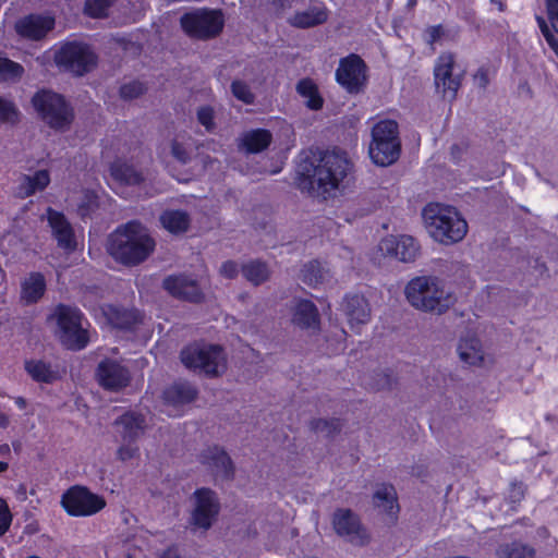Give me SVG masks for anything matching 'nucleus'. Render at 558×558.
I'll use <instances>...</instances> for the list:
<instances>
[{
    "instance_id": "nucleus-1",
    "label": "nucleus",
    "mask_w": 558,
    "mask_h": 558,
    "mask_svg": "<svg viewBox=\"0 0 558 558\" xmlns=\"http://www.w3.org/2000/svg\"><path fill=\"white\" fill-rule=\"evenodd\" d=\"M354 179V165L343 150H310L300 155L296 184L303 192L326 199L349 187Z\"/></svg>"
},
{
    "instance_id": "nucleus-2",
    "label": "nucleus",
    "mask_w": 558,
    "mask_h": 558,
    "mask_svg": "<svg viewBox=\"0 0 558 558\" xmlns=\"http://www.w3.org/2000/svg\"><path fill=\"white\" fill-rule=\"evenodd\" d=\"M404 293L413 307L438 315L447 312L456 302L454 294L446 289L441 279L434 276L413 278Z\"/></svg>"
},
{
    "instance_id": "nucleus-3",
    "label": "nucleus",
    "mask_w": 558,
    "mask_h": 558,
    "mask_svg": "<svg viewBox=\"0 0 558 558\" xmlns=\"http://www.w3.org/2000/svg\"><path fill=\"white\" fill-rule=\"evenodd\" d=\"M422 215L427 232L442 244L460 242L468 232L466 221L454 209L429 204Z\"/></svg>"
},
{
    "instance_id": "nucleus-4",
    "label": "nucleus",
    "mask_w": 558,
    "mask_h": 558,
    "mask_svg": "<svg viewBox=\"0 0 558 558\" xmlns=\"http://www.w3.org/2000/svg\"><path fill=\"white\" fill-rule=\"evenodd\" d=\"M32 106L40 120L58 132L70 130L75 112L65 97L51 89H39L32 97Z\"/></svg>"
},
{
    "instance_id": "nucleus-5",
    "label": "nucleus",
    "mask_w": 558,
    "mask_h": 558,
    "mask_svg": "<svg viewBox=\"0 0 558 558\" xmlns=\"http://www.w3.org/2000/svg\"><path fill=\"white\" fill-rule=\"evenodd\" d=\"M51 317L57 323L56 335L65 348L78 351L88 344L89 324L77 307L59 304Z\"/></svg>"
},
{
    "instance_id": "nucleus-6",
    "label": "nucleus",
    "mask_w": 558,
    "mask_h": 558,
    "mask_svg": "<svg viewBox=\"0 0 558 558\" xmlns=\"http://www.w3.org/2000/svg\"><path fill=\"white\" fill-rule=\"evenodd\" d=\"M368 154L373 162L380 167H388L399 159L401 141L396 121L384 120L373 126Z\"/></svg>"
},
{
    "instance_id": "nucleus-7",
    "label": "nucleus",
    "mask_w": 558,
    "mask_h": 558,
    "mask_svg": "<svg viewBox=\"0 0 558 558\" xmlns=\"http://www.w3.org/2000/svg\"><path fill=\"white\" fill-rule=\"evenodd\" d=\"M180 26L187 37L206 41L221 34L225 15L219 9H194L181 15Z\"/></svg>"
},
{
    "instance_id": "nucleus-8",
    "label": "nucleus",
    "mask_w": 558,
    "mask_h": 558,
    "mask_svg": "<svg viewBox=\"0 0 558 558\" xmlns=\"http://www.w3.org/2000/svg\"><path fill=\"white\" fill-rule=\"evenodd\" d=\"M97 54L92 47L81 41L64 43L53 56L56 65L75 76L92 72L97 65Z\"/></svg>"
},
{
    "instance_id": "nucleus-9",
    "label": "nucleus",
    "mask_w": 558,
    "mask_h": 558,
    "mask_svg": "<svg viewBox=\"0 0 558 558\" xmlns=\"http://www.w3.org/2000/svg\"><path fill=\"white\" fill-rule=\"evenodd\" d=\"M181 361L190 369L216 376L226 368V355L216 344H191L181 351Z\"/></svg>"
},
{
    "instance_id": "nucleus-10",
    "label": "nucleus",
    "mask_w": 558,
    "mask_h": 558,
    "mask_svg": "<svg viewBox=\"0 0 558 558\" xmlns=\"http://www.w3.org/2000/svg\"><path fill=\"white\" fill-rule=\"evenodd\" d=\"M61 505L72 517H90L101 511L107 502L102 496L87 487L75 485L62 495Z\"/></svg>"
},
{
    "instance_id": "nucleus-11",
    "label": "nucleus",
    "mask_w": 558,
    "mask_h": 558,
    "mask_svg": "<svg viewBox=\"0 0 558 558\" xmlns=\"http://www.w3.org/2000/svg\"><path fill=\"white\" fill-rule=\"evenodd\" d=\"M366 64L357 54L342 58L336 71L337 82L350 94H359L366 85Z\"/></svg>"
},
{
    "instance_id": "nucleus-12",
    "label": "nucleus",
    "mask_w": 558,
    "mask_h": 558,
    "mask_svg": "<svg viewBox=\"0 0 558 558\" xmlns=\"http://www.w3.org/2000/svg\"><path fill=\"white\" fill-rule=\"evenodd\" d=\"M193 496L194 509L191 515V524L198 529L208 530L219 513V500L209 488H199Z\"/></svg>"
},
{
    "instance_id": "nucleus-13",
    "label": "nucleus",
    "mask_w": 558,
    "mask_h": 558,
    "mask_svg": "<svg viewBox=\"0 0 558 558\" xmlns=\"http://www.w3.org/2000/svg\"><path fill=\"white\" fill-rule=\"evenodd\" d=\"M456 60L452 53H442L434 69L435 86L444 98L456 99L461 86V75H453Z\"/></svg>"
},
{
    "instance_id": "nucleus-14",
    "label": "nucleus",
    "mask_w": 558,
    "mask_h": 558,
    "mask_svg": "<svg viewBox=\"0 0 558 558\" xmlns=\"http://www.w3.org/2000/svg\"><path fill=\"white\" fill-rule=\"evenodd\" d=\"M288 23L300 29H306L323 25L327 22L329 11L326 5L318 0H300L299 5Z\"/></svg>"
},
{
    "instance_id": "nucleus-15",
    "label": "nucleus",
    "mask_w": 558,
    "mask_h": 558,
    "mask_svg": "<svg viewBox=\"0 0 558 558\" xmlns=\"http://www.w3.org/2000/svg\"><path fill=\"white\" fill-rule=\"evenodd\" d=\"M332 525L339 536L352 544L363 545L368 539L357 515L349 509H338L333 513Z\"/></svg>"
},
{
    "instance_id": "nucleus-16",
    "label": "nucleus",
    "mask_w": 558,
    "mask_h": 558,
    "mask_svg": "<svg viewBox=\"0 0 558 558\" xmlns=\"http://www.w3.org/2000/svg\"><path fill=\"white\" fill-rule=\"evenodd\" d=\"M56 20L49 14H28L16 21L14 28L19 36L28 40H41L54 28Z\"/></svg>"
},
{
    "instance_id": "nucleus-17",
    "label": "nucleus",
    "mask_w": 558,
    "mask_h": 558,
    "mask_svg": "<svg viewBox=\"0 0 558 558\" xmlns=\"http://www.w3.org/2000/svg\"><path fill=\"white\" fill-rule=\"evenodd\" d=\"M97 377L100 386L107 390L118 391L130 383V372L126 367L113 360H104L97 367Z\"/></svg>"
},
{
    "instance_id": "nucleus-18",
    "label": "nucleus",
    "mask_w": 558,
    "mask_h": 558,
    "mask_svg": "<svg viewBox=\"0 0 558 558\" xmlns=\"http://www.w3.org/2000/svg\"><path fill=\"white\" fill-rule=\"evenodd\" d=\"M109 244H155L148 229L138 220L119 226L109 236Z\"/></svg>"
},
{
    "instance_id": "nucleus-19",
    "label": "nucleus",
    "mask_w": 558,
    "mask_h": 558,
    "mask_svg": "<svg viewBox=\"0 0 558 558\" xmlns=\"http://www.w3.org/2000/svg\"><path fill=\"white\" fill-rule=\"evenodd\" d=\"M162 286L173 298L194 303L203 300V293L197 282L187 276H169L163 280Z\"/></svg>"
},
{
    "instance_id": "nucleus-20",
    "label": "nucleus",
    "mask_w": 558,
    "mask_h": 558,
    "mask_svg": "<svg viewBox=\"0 0 558 558\" xmlns=\"http://www.w3.org/2000/svg\"><path fill=\"white\" fill-rule=\"evenodd\" d=\"M196 393V389L190 383H174L163 391V401L168 408L165 412L170 416L179 415L177 408L192 402Z\"/></svg>"
},
{
    "instance_id": "nucleus-21",
    "label": "nucleus",
    "mask_w": 558,
    "mask_h": 558,
    "mask_svg": "<svg viewBox=\"0 0 558 558\" xmlns=\"http://www.w3.org/2000/svg\"><path fill=\"white\" fill-rule=\"evenodd\" d=\"M201 462L206 465L216 477L230 478L233 466L229 456L219 447H209L201 454Z\"/></svg>"
},
{
    "instance_id": "nucleus-22",
    "label": "nucleus",
    "mask_w": 558,
    "mask_h": 558,
    "mask_svg": "<svg viewBox=\"0 0 558 558\" xmlns=\"http://www.w3.org/2000/svg\"><path fill=\"white\" fill-rule=\"evenodd\" d=\"M343 310L351 328L356 332H360L361 325H365L369 322V304L362 295L354 294L347 296L344 300Z\"/></svg>"
},
{
    "instance_id": "nucleus-23",
    "label": "nucleus",
    "mask_w": 558,
    "mask_h": 558,
    "mask_svg": "<svg viewBox=\"0 0 558 558\" xmlns=\"http://www.w3.org/2000/svg\"><path fill=\"white\" fill-rule=\"evenodd\" d=\"M114 426L122 441L134 442L144 433L146 422L142 414L130 411L118 417Z\"/></svg>"
},
{
    "instance_id": "nucleus-24",
    "label": "nucleus",
    "mask_w": 558,
    "mask_h": 558,
    "mask_svg": "<svg viewBox=\"0 0 558 558\" xmlns=\"http://www.w3.org/2000/svg\"><path fill=\"white\" fill-rule=\"evenodd\" d=\"M154 246H105L107 253L124 266H135L145 260Z\"/></svg>"
},
{
    "instance_id": "nucleus-25",
    "label": "nucleus",
    "mask_w": 558,
    "mask_h": 558,
    "mask_svg": "<svg viewBox=\"0 0 558 558\" xmlns=\"http://www.w3.org/2000/svg\"><path fill=\"white\" fill-rule=\"evenodd\" d=\"M292 322L302 329H317L319 326L317 307L308 300L296 301L293 307Z\"/></svg>"
},
{
    "instance_id": "nucleus-26",
    "label": "nucleus",
    "mask_w": 558,
    "mask_h": 558,
    "mask_svg": "<svg viewBox=\"0 0 558 558\" xmlns=\"http://www.w3.org/2000/svg\"><path fill=\"white\" fill-rule=\"evenodd\" d=\"M272 135L268 130L257 129L243 134L240 148L247 154H258L270 145Z\"/></svg>"
},
{
    "instance_id": "nucleus-27",
    "label": "nucleus",
    "mask_w": 558,
    "mask_h": 558,
    "mask_svg": "<svg viewBox=\"0 0 558 558\" xmlns=\"http://www.w3.org/2000/svg\"><path fill=\"white\" fill-rule=\"evenodd\" d=\"M46 281L41 274L32 272L22 282L21 298L26 304L36 303L45 293Z\"/></svg>"
},
{
    "instance_id": "nucleus-28",
    "label": "nucleus",
    "mask_w": 558,
    "mask_h": 558,
    "mask_svg": "<svg viewBox=\"0 0 558 558\" xmlns=\"http://www.w3.org/2000/svg\"><path fill=\"white\" fill-rule=\"evenodd\" d=\"M48 220L58 244H73V229L63 214L49 209Z\"/></svg>"
},
{
    "instance_id": "nucleus-29",
    "label": "nucleus",
    "mask_w": 558,
    "mask_h": 558,
    "mask_svg": "<svg viewBox=\"0 0 558 558\" xmlns=\"http://www.w3.org/2000/svg\"><path fill=\"white\" fill-rule=\"evenodd\" d=\"M458 353L461 361L469 365H477L483 361L481 342L474 336L465 337L460 340Z\"/></svg>"
},
{
    "instance_id": "nucleus-30",
    "label": "nucleus",
    "mask_w": 558,
    "mask_h": 558,
    "mask_svg": "<svg viewBox=\"0 0 558 558\" xmlns=\"http://www.w3.org/2000/svg\"><path fill=\"white\" fill-rule=\"evenodd\" d=\"M25 369L35 381L39 383L50 384L59 377L58 369L53 368L50 363L41 360L26 361Z\"/></svg>"
},
{
    "instance_id": "nucleus-31",
    "label": "nucleus",
    "mask_w": 558,
    "mask_h": 558,
    "mask_svg": "<svg viewBox=\"0 0 558 558\" xmlns=\"http://www.w3.org/2000/svg\"><path fill=\"white\" fill-rule=\"evenodd\" d=\"M111 177L124 185H140L144 182L142 172L125 162L116 161L110 166Z\"/></svg>"
},
{
    "instance_id": "nucleus-32",
    "label": "nucleus",
    "mask_w": 558,
    "mask_h": 558,
    "mask_svg": "<svg viewBox=\"0 0 558 558\" xmlns=\"http://www.w3.org/2000/svg\"><path fill=\"white\" fill-rule=\"evenodd\" d=\"M374 504L378 509L395 517L399 510L395 487L386 484L379 486L374 494Z\"/></svg>"
},
{
    "instance_id": "nucleus-33",
    "label": "nucleus",
    "mask_w": 558,
    "mask_h": 558,
    "mask_svg": "<svg viewBox=\"0 0 558 558\" xmlns=\"http://www.w3.org/2000/svg\"><path fill=\"white\" fill-rule=\"evenodd\" d=\"M160 222L171 233H183L187 230L191 219L183 210H166L160 216Z\"/></svg>"
},
{
    "instance_id": "nucleus-34",
    "label": "nucleus",
    "mask_w": 558,
    "mask_h": 558,
    "mask_svg": "<svg viewBox=\"0 0 558 558\" xmlns=\"http://www.w3.org/2000/svg\"><path fill=\"white\" fill-rule=\"evenodd\" d=\"M496 555L498 558H536V550L529 544L514 541L500 545Z\"/></svg>"
},
{
    "instance_id": "nucleus-35",
    "label": "nucleus",
    "mask_w": 558,
    "mask_h": 558,
    "mask_svg": "<svg viewBox=\"0 0 558 558\" xmlns=\"http://www.w3.org/2000/svg\"><path fill=\"white\" fill-rule=\"evenodd\" d=\"M242 274L247 281L258 286L268 279L269 269L260 260H250L242 266Z\"/></svg>"
},
{
    "instance_id": "nucleus-36",
    "label": "nucleus",
    "mask_w": 558,
    "mask_h": 558,
    "mask_svg": "<svg viewBox=\"0 0 558 558\" xmlns=\"http://www.w3.org/2000/svg\"><path fill=\"white\" fill-rule=\"evenodd\" d=\"M50 182L49 173L47 170H38L34 175H25L21 185V191L24 196H31L37 191H43Z\"/></svg>"
},
{
    "instance_id": "nucleus-37",
    "label": "nucleus",
    "mask_w": 558,
    "mask_h": 558,
    "mask_svg": "<svg viewBox=\"0 0 558 558\" xmlns=\"http://www.w3.org/2000/svg\"><path fill=\"white\" fill-rule=\"evenodd\" d=\"M298 93L306 98V106L310 109L318 110L323 107V99L318 95L316 85L310 78L301 80L296 85Z\"/></svg>"
},
{
    "instance_id": "nucleus-38",
    "label": "nucleus",
    "mask_w": 558,
    "mask_h": 558,
    "mask_svg": "<svg viewBox=\"0 0 558 558\" xmlns=\"http://www.w3.org/2000/svg\"><path fill=\"white\" fill-rule=\"evenodd\" d=\"M384 258L401 263H413L420 255L418 246H386Z\"/></svg>"
},
{
    "instance_id": "nucleus-39",
    "label": "nucleus",
    "mask_w": 558,
    "mask_h": 558,
    "mask_svg": "<svg viewBox=\"0 0 558 558\" xmlns=\"http://www.w3.org/2000/svg\"><path fill=\"white\" fill-rule=\"evenodd\" d=\"M326 272L317 260H312L304 265L302 269V279L310 287L316 288L323 283Z\"/></svg>"
},
{
    "instance_id": "nucleus-40",
    "label": "nucleus",
    "mask_w": 558,
    "mask_h": 558,
    "mask_svg": "<svg viewBox=\"0 0 558 558\" xmlns=\"http://www.w3.org/2000/svg\"><path fill=\"white\" fill-rule=\"evenodd\" d=\"M23 73L24 68L20 63L0 57V82L17 81Z\"/></svg>"
},
{
    "instance_id": "nucleus-41",
    "label": "nucleus",
    "mask_w": 558,
    "mask_h": 558,
    "mask_svg": "<svg viewBox=\"0 0 558 558\" xmlns=\"http://www.w3.org/2000/svg\"><path fill=\"white\" fill-rule=\"evenodd\" d=\"M147 89V86L143 82L133 80L120 86L119 95L123 100H133L143 96Z\"/></svg>"
},
{
    "instance_id": "nucleus-42",
    "label": "nucleus",
    "mask_w": 558,
    "mask_h": 558,
    "mask_svg": "<svg viewBox=\"0 0 558 558\" xmlns=\"http://www.w3.org/2000/svg\"><path fill=\"white\" fill-rule=\"evenodd\" d=\"M19 116L20 112L16 106L12 101L0 97V122L16 124L19 122Z\"/></svg>"
},
{
    "instance_id": "nucleus-43",
    "label": "nucleus",
    "mask_w": 558,
    "mask_h": 558,
    "mask_svg": "<svg viewBox=\"0 0 558 558\" xmlns=\"http://www.w3.org/2000/svg\"><path fill=\"white\" fill-rule=\"evenodd\" d=\"M232 95L246 105H252L255 101V95L252 93L250 86L240 80H234L231 83Z\"/></svg>"
},
{
    "instance_id": "nucleus-44",
    "label": "nucleus",
    "mask_w": 558,
    "mask_h": 558,
    "mask_svg": "<svg viewBox=\"0 0 558 558\" xmlns=\"http://www.w3.org/2000/svg\"><path fill=\"white\" fill-rule=\"evenodd\" d=\"M113 1L114 0H87L85 10L92 17H105L108 15V10L113 4Z\"/></svg>"
},
{
    "instance_id": "nucleus-45",
    "label": "nucleus",
    "mask_w": 558,
    "mask_h": 558,
    "mask_svg": "<svg viewBox=\"0 0 558 558\" xmlns=\"http://www.w3.org/2000/svg\"><path fill=\"white\" fill-rule=\"evenodd\" d=\"M340 421L337 418L315 420L312 422V429L317 433H324L326 436H331L333 433L340 430Z\"/></svg>"
},
{
    "instance_id": "nucleus-46",
    "label": "nucleus",
    "mask_w": 558,
    "mask_h": 558,
    "mask_svg": "<svg viewBox=\"0 0 558 558\" xmlns=\"http://www.w3.org/2000/svg\"><path fill=\"white\" fill-rule=\"evenodd\" d=\"M535 19H536L537 25H538L544 38L546 39L548 46L553 49V51L555 52V54L558 58V39L553 34L546 20L543 16L536 15Z\"/></svg>"
},
{
    "instance_id": "nucleus-47",
    "label": "nucleus",
    "mask_w": 558,
    "mask_h": 558,
    "mask_svg": "<svg viewBox=\"0 0 558 558\" xmlns=\"http://www.w3.org/2000/svg\"><path fill=\"white\" fill-rule=\"evenodd\" d=\"M197 120L205 126L206 131L213 132L216 128L214 122V110L209 106H203L197 110Z\"/></svg>"
},
{
    "instance_id": "nucleus-48",
    "label": "nucleus",
    "mask_w": 558,
    "mask_h": 558,
    "mask_svg": "<svg viewBox=\"0 0 558 558\" xmlns=\"http://www.w3.org/2000/svg\"><path fill=\"white\" fill-rule=\"evenodd\" d=\"M12 513L7 501L0 498V536L4 535L12 523Z\"/></svg>"
},
{
    "instance_id": "nucleus-49",
    "label": "nucleus",
    "mask_w": 558,
    "mask_h": 558,
    "mask_svg": "<svg viewBox=\"0 0 558 558\" xmlns=\"http://www.w3.org/2000/svg\"><path fill=\"white\" fill-rule=\"evenodd\" d=\"M117 456L123 462L129 461L140 456V449L134 442L123 441L117 451Z\"/></svg>"
},
{
    "instance_id": "nucleus-50",
    "label": "nucleus",
    "mask_w": 558,
    "mask_h": 558,
    "mask_svg": "<svg viewBox=\"0 0 558 558\" xmlns=\"http://www.w3.org/2000/svg\"><path fill=\"white\" fill-rule=\"evenodd\" d=\"M171 155L182 165H186L191 160L190 153L178 141H172L171 143Z\"/></svg>"
},
{
    "instance_id": "nucleus-51",
    "label": "nucleus",
    "mask_w": 558,
    "mask_h": 558,
    "mask_svg": "<svg viewBox=\"0 0 558 558\" xmlns=\"http://www.w3.org/2000/svg\"><path fill=\"white\" fill-rule=\"evenodd\" d=\"M547 17L558 34V0H548L545 2Z\"/></svg>"
},
{
    "instance_id": "nucleus-52",
    "label": "nucleus",
    "mask_w": 558,
    "mask_h": 558,
    "mask_svg": "<svg viewBox=\"0 0 558 558\" xmlns=\"http://www.w3.org/2000/svg\"><path fill=\"white\" fill-rule=\"evenodd\" d=\"M524 485L523 483H512L509 489L508 498L511 504L521 501L524 497Z\"/></svg>"
},
{
    "instance_id": "nucleus-53",
    "label": "nucleus",
    "mask_w": 558,
    "mask_h": 558,
    "mask_svg": "<svg viewBox=\"0 0 558 558\" xmlns=\"http://www.w3.org/2000/svg\"><path fill=\"white\" fill-rule=\"evenodd\" d=\"M475 84L485 89L489 84L488 71L486 68H480L473 76Z\"/></svg>"
},
{
    "instance_id": "nucleus-54",
    "label": "nucleus",
    "mask_w": 558,
    "mask_h": 558,
    "mask_svg": "<svg viewBox=\"0 0 558 558\" xmlns=\"http://www.w3.org/2000/svg\"><path fill=\"white\" fill-rule=\"evenodd\" d=\"M220 274L229 279L234 278L238 275V265L232 260H227L221 265Z\"/></svg>"
},
{
    "instance_id": "nucleus-55",
    "label": "nucleus",
    "mask_w": 558,
    "mask_h": 558,
    "mask_svg": "<svg viewBox=\"0 0 558 558\" xmlns=\"http://www.w3.org/2000/svg\"><path fill=\"white\" fill-rule=\"evenodd\" d=\"M426 33L428 34V37H429L427 43L434 44V43L438 41L445 35V29H444L442 25H434V26H429L426 29Z\"/></svg>"
},
{
    "instance_id": "nucleus-56",
    "label": "nucleus",
    "mask_w": 558,
    "mask_h": 558,
    "mask_svg": "<svg viewBox=\"0 0 558 558\" xmlns=\"http://www.w3.org/2000/svg\"><path fill=\"white\" fill-rule=\"evenodd\" d=\"M300 0H271L272 4L279 9L286 10L298 7Z\"/></svg>"
},
{
    "instance_id": "nucleus-57",
    "label": "nucleus",
    "mask_w": 558,
    "mask_h": 558,
    "mask_svg": "<svg viewBox=\"0 0 558 558\" xmlns=\"http://www.w3.org/2000/svg\"><path fill=\"white\" fill-rule=\"evenodd\" d=\"M16 498L21 501L27 499V487L25 484H20L15 492Z\"/></svg>"
},
{
    "instance_id": "nucleus-58",
    "label": "nucleus",
    "mask_w": 558,
    "mask_h": 558,
    "mask_svg": "<svg viewBox=\"0 0 558 558\" xmlns=\"http://www.w3.org/2000/svg\"><path fill=\"white\" fill-rule=\"evenodd\" d=\"M56 248L58 250V254H66V255H70L72 253H75L77 246H70V245H66V246H56Z\"/></svg>"
},
{
    "instance_id": "nucleus-59",
    "label": "nucleus",
    "mask_w": 558,
    "mask_h": 558,
    "mask_svg": "<svg viewBox=\"0 0 558 558\" xmlns=\"http://www.w3.org/2000/svg\"><path fill=\"white\" fill-rule=\"evenodd\" d=\"M450 153H451L452 158L454 160H458V159H460V157L462 155V148L458 144H454L451 146Z\"/></svg>"
},
{
    "instance_id": "nucleus-60",
    "label": "nucleus",
    "mask_w": 558,
    "mask_h": 558,
    "mask_svg": "<svg viewBox=\"0 0 558 558\" xmlns=\"http://www.w3.org/2000/svg\"><path fill=\"white\" fill-rule=\"evenodd\" d=\"M414 239L411 235H401L400 240L397 241L396 244H408V242H413Z\"/></svg>"
},
{
    "instance_id": "nucleus-61",
    "label": "nucleus",
    "mask_w": 558,
    "mask_h": 558,
    "mask_svg": "<svg viewBox=\"0 0 558 558\" xmlns=\"http://www.w3.org/2000/svg\"><path fill=\"white\" fill-rule=\"evenodd\" d=\"M14 402L20 409H24L26 407V400L22 397H16Z\"/></svg>"
},
{
    "instance_id": "nucleus-62",
    "label": "nucleus",
    "mask_w": 558,
    "mask_h": 558,
    "mask_svg": "<svg viewBox=\"0 0 558 558\" xmlns=\"http://www.w3.org/2000/svg\"><path fill=\"white\" fill-rule=\"evenodd\" d=\"M11 451L10 446L8 444L0 445V454L7 456Z\"/></svg>"
},
{
    "instance_id": "nucleus-63",
    "label": "nucleus",
    "mask_w": 558,
    "mask_h": 558,
    "mask_svg": "<svg viewBox=\"0 0 558 558\" xmlns=\"http://www.w3.org/2000/svg\"><path fill=\"white\" fill-rule=\"evenodd\" d=\"M490 2L494 3V4H497L498 5V10L500 12L505 11L506 7H505V4H504V2L501 0H490Z\"/></svg>"
},
{
    "instance_id": "nucleus-64",
    "label": "nucleus",
    "mask_w": 558,
    "mask_h": 558,
    "mask_svg": "<svg viewBox=\"0 0 558 558\" xmlns=\"http://www.w3.org/2000/svg\"><path fill=\"white\" fill-rule=\"evenodd\" d=\"M7 424H8V418L5 417V415L0 414V426L5 427Z\"/></svg>"
}]
</instances>
